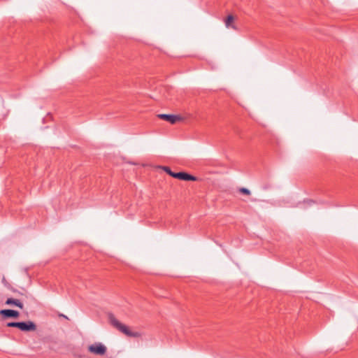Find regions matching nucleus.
Returning <instances> with one entry per match:
<instances>
[{"label":"nucleus","instance_id":"1","mask_svg":"<svg viewBox=\"0 0 358 358\" xmlns=\"http://www.w3.org/2000/svg\"><path fill=\"white\" fill-rule=\"evenodd\" d=\"M108 319L111 325L127 336L138 338L141 336L139 332L131 331L127 326L119 322L112 313L108 315Z\"/></svg>","mask_w":358,"mask_h":358},{"label":"nucleus","instance_id":"2","mask_svg":"<svg viewBox=\"0 0 358 358\" xmlns=\"http://www.w3.org/2000/svg\"><path fill=\"white\" fill-rule=\"evenodd\" d=\"M163 170L171 176L182 180H196V178L185 172L174 173L168 166H163Z\"/></svg>","mask_w":358,"mask_h":358},{"label":"nucleus","instance_id":"3","mask_svg":"<svg viewBox=\"0 0 358 358\" xmlns=\"http://www.w3.org/2000/svg\"><path fill=\"white\" fill-rule=\"evenodd\" d=\"M88 350L91 353L96 355H104L107 351V348L101 343H95L88 347Z\"/></svg>","mask_w":358,"mask_h":358},{"label":"nucleus","instance_id":"4","mask_svg":"<svg viewBox=\"0 0 358 358\" xmlns=\"http://www.w3.org/2000/svg\"><path fill=\"white\" fill-rule=\"evenodd\" d=\"M19 329L22 331H34L36 330V325L32 321L20 322Z\"/></svg>","mask_w":358,"mask_h":358},{"label":"nucleus","instance_id":"5","mask_svg":"<svg viewBox=\"0 0 358 358\" xmlns=\"http://www.w3.org/2000/svg\"><path fill=\"white\" fill-rule=\"evenodd\" d=\"M157 117L171 124H175L177 121H180L182 120V117L180 115H176L159 114Z\"/></svg>","mask_w":358,"mask_h":358},{"label":"nucleus","instance_id":"6","mask_svg":"<svg viewBox=\"0 0 358 358\" xmlns=\"http://www.w3.org/2000/svg\"><path fill=\"white\" fill-rule=\"evenodd\" d=\"M0 315L5 318H17L20 316V313L15 310L5 309L0 310Z\"/></svg>","mask_w":358,"mask_h":358},{"label":"nucleus","instance_id":"7","mask_svg":"<svg viewBox=\"0 0 358 358\" xmlns=\"http://www.w3.org/2000/svg\"><path fill=\"white\" fill-rule=\"evenodd\" d=\"M5 304L8 306H15L20 309H23L24 305L19 299H15L13 298H8L5 301Z\"/></svg>","mask_w":358,"mask_h":358},{"label":"nucleus","instance_id":"8","mask_svg":"<svg viewBox=\"0 0 358 358\" xmlns=\"http://www.w3.org/2000/svg\"><path fill=\"white\" fill-rule=\"evenodd\" d=\"M234 17L232 15H229L224 21L226 27L228 29L231 28L234 30H236L237 27L234 24Z\"/></svg>","mask_w":358,"mask_h":358},{"label":"nucleus","instance_id":"9","mask_svg":"<svg viewBox=\"0 0 358 358\" xmlns=\"http://www.w3.org/2000/svg\"><path fill=\"white\" fill-rule=\"evenodd\" d=\"M20 322H11L7 324V327H17L19 329Z\"/></svg>","mask_w":358,"mask_h":358},{"label":"nucleus","instance_id":"10","mask_svg":"<svg viewBox=\"0 0 358 358\" xmlns=\"http://www.w3.org/2000/svg\"><path fill=\"white\" fill-rule=\"evenodd\" d=\"M239 192L242 194H246V195H250V191L245 188V187H241L239 189Z\"/></svg>","mask_w":358,"mask_h":358},{"label":"nucleus","instance_id":"11","mask_svg":"<svg viewBox=\"0 0 358 358\" xmlns=\"http://www.w3.org/2000/svg\"><path fill=\"white\" fill-rule=\"evenodd\" d=\"M60 316L63 317H64L66 319H68V317L66 315H63V314H61Z\"/></svg>","mask_w":358,"mask_h":358},{"label":"nucleus","instance_id":"12","mask_svg":"<svg viewBox=\"0 0 358 358\" xmlns=\"http://www.w3.org/2000/svg\"><path fill=\"white\" fill-rule=\"evenodd\" d=\"M313 203V201H308V203H309V204H310V203Z\"/></svg>","mask_w":358,"mask_h":358}]
</instances>
